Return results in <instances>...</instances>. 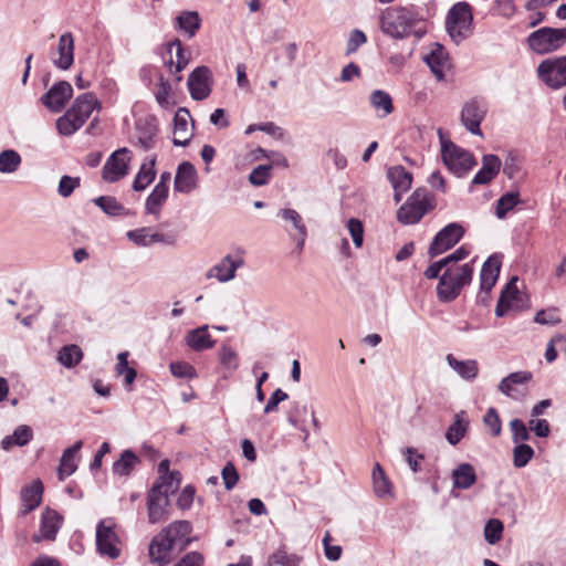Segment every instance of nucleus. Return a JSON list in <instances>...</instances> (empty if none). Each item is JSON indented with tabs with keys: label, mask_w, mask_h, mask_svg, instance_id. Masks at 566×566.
I'll list each match as a JSON object with an SVG mask.
<instances>
[{
	"label": "nucleus",
	"mask_w": 566,
	"mask_h": 566,
	"mask_svg": "<svg viewBox=\"0 0 566 566\" xmlns=\"http://www.w3.org/2000/svg\"><path fill=\"white\" fill-rule=\"evenodd\" d=\"M420 22V18L410 8L390 7L382 11L380 15V29L394 39H405L412 29Z\"/></svg>",
	"instance_id": "f257e3e1"
},
{
	"label": "nucleus",
	"mask_w": 566,
	"mask_h": 566,
	"mask_svg": "<svg viewBox=\"0 0 566 566\" xmlns=\"http://www.w3.org/2000/svg\"><path fill=\"white\" fill-rule=\"evenodd\" d=\"M474 260L461 268L447 266L437 285V296L441 302H452L461 291L471 283L474 272Z\"/></svg>",
	"instance_id": "f03ea898"
},
{
	"label": "nucleus",
	"mask_w": 566,
	"mask_h": 566,
	"mask_svg": "<svg viewBox=\"0 0 566 566\" xmlns=\"http://www.w3.org/2000/svg\"><path fill=\"white\" fill-rule=\"evenodd\" d=\"M441 143V157L443 164L455 176L461 177L465 175L476 164L473 155L459 147L451 140L443 136L442 129L438 130Z\"/></svg>",
	"instance_id": "7ed1b4c3"
},
{
	"label": "nucleus",
	"mask_w": 566,
	"mask_h": 566,
	"mask_svg": "<svg viewBox=\"0 0 566 566\" xmlns=\"http://www.w3.org/2000/svg\"><path fill=\"white\" fill-rule=\"evenodd\" d=\"M433 208V198L429 196L427 189L417 188L398 209L397 219L402 224H415Z\"/></svg>",
	"instance_id": "20e7f679"
},
{
	"label": "nucleus",
	"mask_w": 566,
	"mask_h": 566,
	"mask_svg": "<svg viewBox=\"0 0 566 566\" xmlns=\"http://www.w3.org/2000/svg\"><path fill=\"white\" fill-rule=\"evenodd\" d=\"M472 12L471 7L465 2H459L449 11L446 28L457 44L461 43L472 33Z\"/></svg>",
	"instance_id": "39448f33"
},
{
	"label": "nucleus",
	"mask_w": 566,
	"mask_h": 566,
	"mask_svg": "<svg viewBox=\"0 0 566 566\" xmlns=\"http://www.w3.org/2000/svg\"><path fill=\"white\" fill-rule=\"evenodd\" d=\"M566 42V28L544 27L527 38L530 48L537 54H547L559 49Z\"/></svg>",
	"instance_id": "423d86ee"
},
{
	"label": "nucleus",
	"mask_w": 566,
	"mask_h": 566,
	"mask_svg": "<svg viewBox=\"0 0 566 566\" xmlns=\"http://www.w3.org/2000/svg\"><path fill=\"white\" fill-rule=\"evenodd\" d=\"M174 493L171 483H156L147 495L148 521L151 524L159 523L167 518V506L169 494Z\"/></svg>",
	"instance_id": "0eeeda50"
},
{
	"label": "nucleus",
	"mask_w": 566,
	"mask_h": 566,
	"mask_svg": "<svg viewBox=\"0 0 566 566\" xmlns=\"http://www.w3.org/2000/svg\"><path fill=\"white\" fill-rule=\"evenodd\" d=\"M537 75L543 83L553 90L566 86V55L549 57L539 63Z\"/></svg>",
	"instance_id": "6e6552de"
},
{
	"label": "nucleus",
	"mask_w": 566,
	"mask_h": 566,
	"mask_svg": "<svg viewBox=\"0 0 566 566\" xmlns=\"http://www.w3.org/2000/svg\"><path fill=\"white\" fill-rule=\"evenodd\" d=\"M112 518L102 520L96 528V546L98 552L112 559L120 555L119 538Z\"/></svg>",
	"instance_id": "1a4fd4ad"
},
{
	"label": "nucleus",
	"mask_w": 566,
	"mask_h": 566,
	"mask_svg": "<svg viewBox=\"0 0 566 566\" xmlns=\"http://www.w3.org/2000/svg\"><path fill=\"white\" fill-rule=\"evenodd\" d=\"M464 230L458 223H450L441 229L433 238L428 254L431 258L440 255L455 245L463 237Z\"/></svg>",
	"instance_id": "9d476101"
},
{
	"label": "nucleus",
	"mask_w": 566,
	"mask_h": 566,
	"mask_svg": "<svg viewBox=\"0 0 566 566\" xmlns=\"http://www.w3.org/2000/svg\"><path fill=\"white\" fill-rule=\"evenodd\" d=\"M130 151L119 148L114 151L103 167V179L107 182H116L128 174Z\"/></svg>",
	"instance_id": "9b49d317"
},
{
	"label": "nucleus",
	"mask_w": 566,
	"mask_h": 566,
	"mask_svg": "<svg viewBox=\"0 0 566 566\" xmlns=\"http://www.w3.org/2000/svg\"><path fill=\"white\" fill-rule=\"evenodd\" d=\"M187 85L196 101L206 99L212 88V73L207 66L196 67L188 76Z\"/></svg>",
	"instance_id": "f8f14e48"
},
{
	"label": "nucleus",
	"mask_w": 566,
	"mask_h": 566,
	"mask_svg": "<svg viewBox=\"0 0 566 566\" xmlns=\"http://www.w3.org/2000/svg\"><path fill=\"white\" fill-rule=\"evenodd\" d=\"M73 95L72 85L66 81H59L42 95V104L53 113L61 112Z\"/></svg>",
	"instance_id": "ddd939ff"
},
{
	"label": "nucleus",
	"mask_w": 566,
	"mask_h": 566,
	"mask_svg": "<svg viewBox=\"0 0 566 566\" xmlns=\"http://www.w3.org/2000/svg\"><path fill=\"white\" fill-rule=\"evenodd\" d=\"M485 114L486 107L484 103L478 99H471L462 107L461 122L471 134L482 136L480 125Z\"/></svg>",
	"instance_id": "4468645a"
},
{
	"label": "nucleus",
	"mask_w": 566,
	"mask_h": 566,
	"mask_svg": "<svg viewBox=\"0 0 566 566\" xmlns=\"http://www.w3.org/2000/svg\"><path fill=\"white\" fill-rule=\"evenodd\" d=\"M516 282L517 277L513 276L501 292L495 307L496 316L503 317L511 310L520 311L524 307Z\"/></svg>",
	"instance_id": "2eb2a0df"
},
{
	"label": "nucleus",
	"mask_w": 566,
	"mask_h": 566,
	"mask_svg": "<svg viewBox=\"0 0 566 566\" xmlns=\"http://www.w3.org/2000/svg\"><path fill=\"white\" fill-rule=\"evenodd\" d=\"M532 378V373L527 370L512 373L501 380L499 390L514 400H520L526 396V389L520 386L527 384Z\"/></svg>",
	"instance_id": "dca6fc26"
},
{
	"label": "nucleus",
	"mask_w": 566,
	"mask_h": 566,
	"mask_svg": "<svg viewBox=\"0 0 566 566\" xmlns=\"http://www.w3.org/2000/svg\"><path fill=\"white\" fill-rule=\"evenodd\" d=\"M62 523L63 517L55 510L46 507L41 516L40 528L32 536V541L34 543H40L42 539L54 541Z\"/></svg>",
	"instance_id": "f3484780"
},
{
	"label": "nucleus",
	"mask_w": 566,
	"mask_h": 566,
	"mask_svg": "<svg viewBox=\"0 0 566 566\" xmlns=\"http://www.w3.org/2000/svg\"><path fill=\"white\" fill-rule=\"evenodd\" d=\"M242 252L237 258L228 254L219 263L213 265L208 272L207 277H216L219 282L226 283L235 277V272L244 264Z\"/></svg>",
	"instance_id": "a211bd4d"
},
{
	"label": "nucleus",
	"mask_w": 566,
	"mask_h": 566,
	"mask_svg": "<svg viewBox=\"0 0 566 566\" xmlns=\"http://www.w3.org/2000/svg\"><path fill=\"white\" fill-rule=\"evenodd\" d=\"M56 53L59 56H52V63L60 70H69L74 63V38L71 32L59 38Z\"/></svg>",
	"instance_id": "6ab92c4d"
},
{
	"label": "nucleus",
	"mask_w": 566,
	"mask_h": 566,
	"mask_svg": "<svg viewBox=\"0 0 566 566\" xmlns=\"http://www.w3.org/2000/svg\"><path fill=\"white\" fill-rule=\"evenodd\" d=\"M101 103L94 93H84L78 95L69 111L84 125L94 109H101Z\"/></svg>",
	"instance_id": "aec40b11"
},
{
	"label": "nucleus",
	"mask_w": 566,
	"mask_h": 566,
	"mask_svg": "<svg viewBox=\"0 0 566 566\" xmlns=\"http://www.w3.org/2000/svg\"><path fill=\"white\" fill-rule=\"evenodd\" d=\"M197 187V170L189 161L181 163L175 176L174 188L177 192L189 193Z\"/></svg>",
	"instance_id": "412c9836"
},
{
	"label": "nucleus",
	"mask_w": 566,
	"mask_h": 566,
	"mask_svg": "<svg viewBox=\"0 0 566 566\" xmlns=\"http://www.w3.org/2000/svg\"><path fill=\"white\" fill-rule=\"evenodd\" d=\"M501 269V260L497 255H491L483 263L480 272V290L489 294L495 285Z\"/></svg>",
	"instance_id": "4be33fe9"
},
{
	"label": "nucleus",
	"mask_w": 566,
	"mask_h": 566,
	"mask_svg": "<svg viewBox=\"0 0 566 566\" xmlns=\"http://www.w3.org/2000/svg\"><path fill=\"white\" fill-rule=\"evenodd\" d=\"M387 177L395 190V201L399 202L402 193L410 189L412 176L402 166H392L388 168Z\"/></svg>",
	"instance_id": "5701e85b"
},
{
	"label": "nucleus",
	"mask_w": 566,
	"mask_h": 566,
	"mask_svg": "<svg viewBox=\"0 0 566 566\" xmlns=\"http://www.w3.org/2000/svg\"><path fill=\"white\" fill-rule=\"evenodd\" d=\"M427 65L438 81L444 78V72L450 67L449 56L441 44L436 43L431 52L424 56Z\"/></svg>",
	"instance_id": "b1692460"
},
{
	"label": "nucleus",
	"mask_w": 566,
	"mask_h": 566,
	"mask_svg": "<svg viewBox=\"0 0 566 566\" xmlns=\"http://www.w3.org/2000/svg\"><path fill=\"white\" fill-rule=\"evenodd\" d=\"M190 119V113L187 108L180 107L174 118V145L175 146H187L190 143L192 133L188 127V120Z\"/></svg>",
	"instance_id": "393cba45"
},
{
	"label": "nucleus",
	"mask_w": 566,
	"mask_h": 566,
	"mask_svg": "<svg viewBox=\"0 0 566 566\" xmlns=\"http://www.w3.org/2000/svg\"><path fill=\"white\" fill-rule=\"evenodd\" d=\"M157 133L158 127L154 117L138 120L136 125V135L138 144L143 149L148 150L155 147Z\"/></svg>",
	"instance_id": "a878e982"
},
{
	"label": "nucleus",
	"mask_w": 566,
	"mask_h": 566,
	"mask_svg": "<svg viewBox=\"0 0 566 566\" xmlns=\"http://www.w3.org/2000/svg\"><path fill=\"white\" fill-rule=\"evenodd\" d=\"M185 342L187 346L195 352H203L210 349L216 344V340L212 339L208 332L207 325L189 331L185 336Z\"/></svg>",
	"instance_id": "bb28decb"
},
{
	"label": "nucleus",
	"mask_w": 566,
	"mask_h": 566,
	"mask_svg": "<svg viewBox=\"0 0 566 566\" xmlns=\"http://www.w3.org/2000/svg\"><path fill=\"white\" fill-rule=\"evenodd\" d=\"M169 59L165 61L166 66L171 73H180L189 63V57L185 54L179 39H175L167 45Z\"/></svg>",
	"instance_id": "cd10ccee"
},
{
	"label": "nucleus",
	"mask_w": 566,
	"mask_h": 566,
	"mask_svg": "<svg viewBox=\"0 0 566 566\" xmlns=\"http://www.w3.org/2000/svg\"><path fill=\"white\" fill-rule=\"evenodd\" d=\"M453 489L468 490L476 483V473L472 464L460 463L451 473Z\"/></svg>",
	"instance_id": "c85d7f7f"
},
{
	"label": "nucleus",
	"mask_w": 566,
	"mask_h": 566,
	"mask_svg": "<svg viewBox=\"0 0 566 566\" xmlns=\"http://www.w3.org/2000/svg\"><path fill=\"white\" fill-rule=\"evenodd\" d=\"M43 484L40 480H35L21 490V501L23 514H29L35 510L42 502Z\"/></svg>",
	"instance_id": "c756f323"
},
{
	"label": "nucleus",
	"mask_w": 566,
	"mask_h": 566,
	"mask_svg": "<svg viewBox=\"0 0 566 566\" xmlns=\"http://www.w3.org/2000/svg\"><path fill=\"white\" fill-rule=\"evenodd\" d=\"M172 545L163 536L161 531L151 539L149 544V558L151 563L163 566L168 563V556L172 549Z\"/></svg>",
	"instance_id": "7c9ffc66"
},
{
	"label": "nucleus",
	"mask_w": 566,
	"mask_h": 566,
	"mask_svg": "<svg viewBox=\"0 0 566 566\" xmlns=\"http://www.w3.org/2000/svg\"><path fill=\"white\" fill-rule=\"evenodd\" d=\"M83 442L81 440L76 441L72 447L64 450L60 464L57 468V475L60 481H64L67 476L72 475L76 469V453L81 450Z\"/></svg>",
	"instance_id": "2f4dec72"
},
{
	"label": "nucleus",
	"mask_w": 566,
	"mask_h": 566,
	"mask_svg": "<svg viewBox=\"0 0 566 566\" xmlns=\"http://www.w3.org/2000/svg\"><path fill=\"white\" fill-rule=\"evenodd\" d=\"M446 360L451 369H453L462 379L472 381L478 377L479 365L475 359L460 360L452 354H448Z\"/></svg>",
	"instance_id": "473e14b6"
},
{
	"label": "nucleus",
	"mask_w": 566,
	"mask_h": 566,
	"mask_svg": "<svg viewBox=\"0 0 566 566\" xmlns=\"http://www.w3.org/2000/svg\"><path fill=\"white\" fill-rule=\"evenodd\" d=\"M501 160L495 155H485L482 160V168L474 176L472 184L474 185H486L489 184L500 171Z\"/></svg>",
	"instance_id": "72a5a7b5"
},
{
	"label": "nucleus",
	"mask_w": 566,
	"mask_h": 566,
	"mask_svg": "<svg viewBox=\"0 0 566 566\" xmlns=\"http://www.w3.org/2000/svg\"><path fill=\"white\" fill-rule=\"evenodd\" d=\"M127 237L130 241L140 247H148L157 242H164L168 244L174 243L171 238H166L164 234L151 232L149 228H140L128 231Z\"/></svg>",
	"instance_id": "f704fd0d"
},
{
	"label": "nucleus",
	"mask_w": 566,
	"mask_h": 566,
	"mask_svg": "<svg viewBox=\"0 0 566 566\" xmlns=\"http://www.w3.org/2000/svg\"><path fill=\"white\" fill-rule=\"evenodd\" d=\"M191 524L188 521H176L161 530L163 536H166L172 546L179 542L189 543Z\"/></svg>",
	"instance_id": "c9c22d12"
},
{
	"label": "nucleus",
	"mask_w": 566,
	"mask_h": 566,
	"mask_svg": "<svg viewBox=\"0 0 566 566\" xmlns=\"http://www.w3.org/2000/svg\"><path fill=\"white\" fill-rule=\"evenodd\" d=\"M370 106L378 113L379 118H385L395 111L392 98L382 90H375L369 95Z\"/></svg>",
	"instance_id": "e433bc0d"
},
{
	"label": "nucleus",
	"mask_w": 566,
	"mask_h": 566,
	"mask_svg": "<svg viewBox=\"0 0 566 566\" xmlns=\"http://www.w3.org/2000/svg\"><path fill=\"white\" fill-rule=\"evenodd\" d=\"M155 164L156 156H153L149 160L142 164L133 182V189L135 191L145 190L154 181L156 177Z\"/></svg>",
	"instance_id": "4c0bfd02"
},
{
	"label": "nucleus",
	"mask_w": 566,
	"mask_h": 566,
	"mask_svg": "<svg viewBox=\"0 0 566 566\" xmlns=\"http://www.w3.org/2000/svg\"><path fill=\"white\" fill-rule=\"evenodd\" d=\"M177 27L186 33L188 38H193L201 25V18L197 11H182L176 18Z\"/></svg>",
	"instance_id": "58836bf2"
},
{
	"label": "nucleus",
	"mask_w": 566,
	"mask_h": 566,
	"mask_svg": "<svg viewBox=\"0 0 566 566\" xmlns=\"http://www.w3.org/2000/svg\"><path fill=\"white\" fill-rule=\"evenodd\" d=\"M33 437L32 429L27 424H21L15 428L11 436H7L1 441V448L6 451L10 450L13 446H27Z\"/></svg>",
	"instance_id": "ea45409f"
},
{
	"label": "nucleus",
	"mask_w": 566,
	"mask_h": 566,
	"mask_svg": "<svg viewBox=\"0 0 566 566\" xmlns=\"http://www.w3.org/2000/svg\"><path fill=\"white\" fill-rule=\"evenodd\" d=\"M469 427V421L465 419L464 411H460L454 416L453 423L448 428L446 432V439L447 441L452 444L457 446L462 438L465 436Z\"/></svg>",
	"instance_id": "a19ab883"
},
{
	"label": "nucleus",
	"mask_w": 566,
	"mask_h": 566,
	"mask_svg": "<svg viewBox=\"0 0 566 566\" xmlns=\"http://www.w3.org/2000/svg\"><path fill=\"white\" fill-rule=\"evenodd\" d=\"M169 187L155 186L151 193L146 199L145 210L148 214H154L156 218L160 214V209L167 200Z\"/></svg>",
	"instance_id": "79ce46f5"
},
{
	"label": "nucleus",
	"mask_w": 566,
	"mask_h": 566,
	"mask_svg": "<svg viewBox=\"0 0 566 566\" xmlns=\"http://www.w3.org/2000/svg\"><path fill=\"white\" fill-rule=\"evenodd\" d=\"M373 488L378 497H385L391 494V483L379 463L373 469Z\"/></svg>",
	"instance_id": "37998d69"
},
{
	"label": "nucleus",
	"mask_w": 566,
	"mask_h": 566,
	"mask_svg": "<svg viewBox=\"0 0 566 566\" xmlns=\"http://www.w3.org/2000/svg\"><path fill=\"white\" fill-rule=\"evenodd\" d=\"M138 462V457L132 450H125L120 458L114 462L113 472L119 476L128 475Z\"/></svg>",
	"instance_id": "c03bdc74"
},
{
	"label": "nucleus",
	"mask_w": 566,
	"mask_h": 566,
	"mask_svg": "<svg viewBox=\"0 0 566 566\" xmlns=\"http://www.w3.org/2000/svg\"><path fill=\"white\" fill-rule=\"evenodd\" d=\"M220 365L231 375L239 368V355L234 348L222 344L218 352Z\"/></svg>",
	"instance_id": "a18cd8bd"
},
{
	"label": "nucleus",
	"mask_w": 566,
	"mask_h": 566,
	"mask_svg": "<svg viewBox=\"0 0 566 566\" xmlns=\"http://www.w3.org/2000/svg\"><path fill=\"white\" fill-rule=\"evenodd\" d=\"M83 357L82 349L77 345H65L59 350L57 360L66 368L76 366Z\"/></svg>",
	"instance_id": "49530a36"
},
{
	"label": "nucleus",
	"mask_w": 566,
	"mask_h": 566,
	"mask_svg": "<svg viewBox=\"0 0 566 566\" xmlns=\"http://www.w3.org/2000/svg\"><path fill=\"white\" fill-rule=\"evenodd\" d=\"M22 159L14 149H6L0 153V172L13 174L21 166Z\"/></svg>",
	"instance_id": "de8ad7c7"
},
{
	"label": "nucleus",
	"mask_w": 566,
	"mask_h": 566,
	"mask_svg": "<svg viewBox=\"0 0 566 566\" xmlns=\"http://www.w3.org/2000/svg\"><path fill=\"white\" fill-rule=\"evenodd\" d=\"M82 126V123L69 109L56 119V129L64 136L73 135Z\"/></svg>",
	"instance_id": "09e8293b"
},
{
	"label": "nucleus",
	"mask_w": 566,
	"mask_h": 566,
	"mask_svg": "<svg viewBox=\"0 0 566 566\" xmlns=\"http://www.w3.org/2000/svg\"><path fill=\"white\" fill-rule=\"evenodd\" d=\"M301 557L296 554H289L284 548H279L271 554L268 559V566H298Z\"/></svg>",
	"instance_id": "8fccbe9b"
},
{
	"label": "nucleus",
	"mask_w": 566,
	"mask_h": 566,
	"mask_svg": "<svg viewBox=\"0 0 566 566\" xmlns=\"http://www.w3.org/2000/svg\"><path fill=\"white\" fill-rule=\"evenodd\" d=\"M106 214L115 217L125 213V207L120 205L116 198L111 196H101L93 200Z\"/></svg>",
	"instance_id": "3c124183"
},
{
	"label": "nucleus",
	"mask_w": 566,
	"mask_h": 566,
	"mask_svg": "<svg viewBox=\"0 0 566 566\" xmlns=\"http://www.w3.org/2000/svg\"><path fill=\"white\" fill-rule=\"evenodd\" d=\"M520 203V193L517 191H510L503 195L496 202V217L502 219L515 206Z\"/></svg>",
	"instance_id": "603ef678"
},
{
	"label": "nucleus",
	"mask_w": 566,
	"mask_h": 566,
	"mask_svg": "<svg viewBox=\"0 0 566 566\" xmlns=\"http://www.w3.org/2000/svg\"><path fill=\"white\" fill-rule=\"evenodd\" d=\"M306 413L307 406L295 400L290 403L289 410L286 411V420L292 427L300 428V424L304 422Z\"/></svg>",
	"instance_id": "864d4df0"
},
{
	"label": "nucleus",
	"mask_w": 566,
	"mask_h": 566,
	"mask_svg": "<svg viewBox=\"0 0 566 566\" xmlns=\"http://www.w3.org/2000/svg\"><path fill=\"white\" fill-rule=\"evenodd\" d=\"M504 525L497 518H491L486 522L484 526V538L485 541L494 545L499 543L503 535Z\"/></svg>",
	"instance_id": "5fc2aeb1"
},
{
	"label": "nucleus",
	"mask_w": 566,
	"mask_h": 566,
	"mask_svg": "<svg viewBox=\"0 0 566 566\" xmlns=\"http://www.w3.org/2000/svg\"><path fill=\"white\" fill-rule=\"evenodd\" d=\"M534 457V450L531 446L520 443L513 449V464L515 468H524Z\"/></svg>",
	"instance_id": "6e6d98bb"
},
{
	"label": "nucleus",
	"mask_w": 566,
	"mask_h": 566,
	"mask_svg": "<svg viewBox=\"0 0 566 566\" xmlns=\"http://www.w3.org/2000/svg\"><path fill=\"white\" fill-rule=\"evenodd\" d=\"M271 165H260L255 167L249 176L250 184L256 187L266 185L271 178Z\"/></svg>",
	"instance_id": "4d7b16f0"
},
{
	"label": "nucleus",
	"mask_w": 566,
	"mask_h": 566,
	"mask_svg": "<svg viewBox=\"0 0 566 566\" xmlns=\"http://www.w3.org/2000/svg\"><path fill=\"white\" fill-rule=\"evenodd\" d=\"M279 216L292 223L293 228L297 231V234H304V230L306 229L302 217L294 209H281L279 211Z\"/></svg>",
	"instance_id": "13d9d810"
},
{
	"label": "nucleus",
	"mask_w": 566,
	"mask_h": 566,
	"mask_svg": "<svg viewBox=\"0 0 566 566\" xmlns=\"http://www.w3.org/2000/svg\"><path fill=\"white\" fill-rule=\"evenodd\" d=\"M484 424L490 429L493 437H497L502 430L501 419L495 408L491 407L488 409L483 417Z\"/></svg>",
	"instance_id": "bf43d9fd"
},
{
	"label": "nucleus",
	"mask_w": 566,
	"mask_h": 566,
	"mask_svg": "<svg viewBox=\"0 0 566 566\" xmlns=\"http://www.w3.org/2000/svg\"><path fill=\"white\" fill-rule=\"evenodd\" d=\"M510 428L512 431V440L514 443L520 444L523 441H527L530 439V432L522 420L513 419L510 422Z\"/></svg>",
	"instance_id": "052dcab7"
},
{
	"label": "nucleus",
	"mask_w": 566,
	"mask_h": 566,
	"mask_svg": "<svg viewBox=\"0 0 566 566\" xmlns=\"http://www.w3.org/2000/svg\"><path fill=\"white\" fill-rule=\"evenodd\" d=\"M171 374L177 378H195L197 376L196 369L193 366L186 361H176L171 363L170 366Z\"/></svg>",
	"instance_id": "680f3d73"
},
{
	"label": "nucleus",
	"mask_w": 566,
	"mask_h": 566,
	"mask_svg": "<svg viewBox=\"0 0 566 566\" xmlns=\"http://www.w3.org/2000/svg\"><path fill=\"white\" fill-rule=\"evenodd\" d=\"M347 229L355 247L360 248L364 241V227L361 221L356 218H350L347 222Z\"/></svg>",
	"instance_id": "e2e57ef3"
},
{
	"label": "nucleus",
	"mask_w": 566,
	"mask_h": 566,
	"mask_svg": "<svg viewBox=\"0 0 566 566\" xmlns=\"http://www.w3.org/2000/svg\"><path fill=\"white\" fill-rule=\"evenodd\" d=\"M80 186L78 177L63 176L59 182V195L63 198H67L72 195L74 189Z\"/></svg>",
	"instance_id": "0e129e2a"
},
{
	"label": "nucleus",
	"mask_w": 566,
	"mask_h": 566,
	"mask_svg": "<svg viewBox=\"0 0 566 566\" xmlns=\"http://www.w3.org/2000/svg\"><path fill=\"white\" fill-rule=\"evenodd\" d=\"M329 541L331 534L326 532L323 538L324 553L327 559L336 562L340 558L343 549L339 545H332Z\"/></svg>",
	"instance_id": "69168bd1"
},
{
	"label": "nucleus",
	"mask_w": 566,
	"mask_h": 566,
	"mask_svg": "<svg viewBox=\"0 0 566 566\" xmlns=\"http://www.w3.org/2000/svg\"><path fill=\"white\" fill-rule=\"evenodd\" d=\"M222 479L224 483V488L227 490H231L234 488V485L239 481V474L237 472V469L232 463H227L222 469Z\"/></svg>",
	"instance_id": "338daca9"
},
{
	"label": "nucleus",
	"mask_w": 566,
	"mask_h": 566,
	"mask_svg": "<svg viewBox=\"0 0 566 566\" xmlns=\"http://www.w3.org/2000/svg\"><path fill=\"white\" fill-rule=\"evenodd\" d=\"M205 558L199 552L187 553L177 564L174 566H203Z\"/></svg>",
	"instance_id": "774afa93"
}]
</instances>
